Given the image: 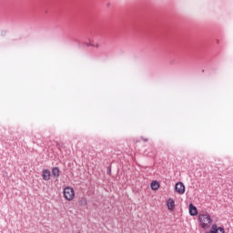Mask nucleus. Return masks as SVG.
I'll use <instances>...</instances> for the list:
<instances>
[{
    "instance_id": "8",
    "label": "nucleus",
    "mask_w": 233,
    "mask_h": 233,
    "mask_svg": "<svg viewBox=\"0 0 233 233\" xmlns=\"http://www.w3.org/2000/svg\"><path fill=\"white\" fill-rule=\"evenodd\" d=\"M167 208L168 210H174V208H176V201H174V199H167Z\"/></svg>"
},
{
    "instance_id": "14",
    "label": "nucleus",
    "mask_w": 233,
    "mask_h": 233,
    "mask_svg": "<svg viewBox=\"0 0 233 233\" xmlns=\"http://www.w3.org/2000/svg\"><path fill=\"white\" fill-rule=\"evenodd\" d=\"M106 6H110V4H107Z\"/></svg>"
},
{
    "instance_id": "1",
    "label": "nucleus",
    "mask_w": 233,
    "mask_h": 233,
    "mask_svg": "<svg viewBox=\"0 0 233 233\" xmlns=\"http://www.w3.org/2000/svg\"><path fill=\"white\" fill-rule=\"evenodd\" d=\"M198 221L201 228H208L212 225V218L208 214H200L198 216Z\"/></svg>"
},
{
    "instance_id": "4",
    "label": "nucleus",
    "mask_w": 233,
    "mask_h": 233,
    "mask_svg": "<svg viewBox=\"0 0 233 233\" xmlns=\"http://www.w3.org/2000/svg\"><path fill=\"white\" fill-rule=\"evenodd\" d=\"M206 233H225V228L218 227L217 224H213L210 230Z\"/></svg>"
},
{
    "instance_id": "13",
    "label": "nucleus",
    "mask_w": 233,
    "mask_h": 233,
    "mask_svg": "<svg viewBox=\"0 0 233 233\" xmlns=\"http://www.w3.org/2000/svg\"><path fill=\"white\" fill-rule=\"evenodd\" d=\"M96 48H99V44H96Z\"/></svg>"
},
{
    "instance_id": "9",
    "label": "nucleus",
    "mask_w": 233,
    "mask_h": 233,
    "mask_svg": "<svg viewBox=\"0 0 233 233\" xmlns=\"http://www.w3.org/2000/svg\"><path fill=\"white\" fill-rule=\"evenodd\" d=\"M150 187H151V190H159V182H157V180H154L151 182L150 184Z\"/></svg>"
},
{
    "instance_id": "12",
    "label": "nucleus",
    "mask_w": 233,
    "mask_h": 233,
    "mask_svg": "<svg viewBox=\"0 0 233 233\" xmlns=\"http://www.w3.org/2000/svg\"><path fill=\"white\" fill-rule=\"evenodd\" d=\"M141 139H142L143 141H145L146 143L148 141V138H145V137H141Z\"/></svg>"
},
{
    "instance_id": "7",
    "label": "nucleus",
    "mask_w": 233,
    "mask_h": 233,
    "mask_svg": "<svg viewBox=\"0 0 233 233\" xmlns=\"http://www.w3.org/2000/svg\"><path fill=\"white\" fill-rule=\"evenodd\" d=\"M189 214L191 216H198V208L194 204H189Z\"/></svg>"
},
{
    "instance_id": "3",
    "label": "nucleus",
    "mask_w": 233,
    "mask_h": 233,
    "mask_svg": "<svg viewBox=\"0 0 233 233\" xmlns=\"http://www.w3.org/2000/svg\"><path fill=\"white\" fill-rule=\"evenodd\" d=\"M175 192H177V194L183 196V194H185V184L183 182H177L175 185Z\"/></svg>"
},
{
    "instance_id": "5",
    "label": "nucleus",
    "mask_w": 233,
    "mask_h": 233,
    "mask_svg": "<svg viewBox=\"0 0 233 233\" xmlns=\"http://www.w3.org/2000/svg\"><path fill=\"white\" fill-rule=\"evenodd\" d=\"M50 176H52V174L50 173V169L43 170L42 177H43L44 181H50Z\"/></svg>"
},
{
    "instance_id": "10",
    "label": "nucleus",
    "mask_w": 233,
    "mask_h": 233,
    "mask_svg": "<svg viewBox=\"0 0 233 233\" xmlns=\"http://www.w3.org/2000/svg\"><path fill=\"white\" fill-rule=\"evenodd\" d=\"M107 176H112V166L107 167Z\"/></svg>"
},
{
    "instance_id": "2",
    "label": "nucleus",
    "mask_w": 233,
    "mask_h": 233,
    "mask_svg": "<svg viewBox=\"0 0 233 233\" xmlns=\"http://www.w3.org/2000/svg\"><path fill=\"white\" fill-rule=\"evenodd\" d=\"M64 198L66 201H72L76 197V191L72 188V187H66L63 190Z\"/></svg>"
},
{
    "instance_id": "11",
    "label": "nucleus",
    "mask_w": 233,
    "mask_h": 233,
    "mask_svg": "<svg viewBox=\"0 0 233 233\" xmlns=\"http://www.w3.org/2000/svg\"><path fill=\"white\" fill-rule=\"evenodd\" d=\"M84 45H86V46H94V44H91V43H85Z\"/></svg>"
},
{
    "instance_id": "6",
    "label": "nucleus",
    "mask_w": 233,
    "mask_h": 233,
    "mask_svg": "<svg viewBox=\"0 0 233 233\" xmlns=\"http://www.w3.org/2000/svg\"><path fill=\"white\" fill-rule=\"evenodd\" d=\"M60 174H61V170L59 169V167H56L52 168V176H53V177L57 179L59 177Z\"/></svg>"
}]
</instances>
